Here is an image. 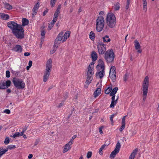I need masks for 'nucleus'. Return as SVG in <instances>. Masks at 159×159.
Here are the masks:
<instances>
[{"instance_id":"1","label":"nucleus","mask_w":159,"mask_h":159,"mask_svg":"<svg viewBox=\"0 0 159 159\" xmlns=\"http://www.w3.org/2000/svg\"><path fill=\"white\" fill-rule=\"evenodd\" d=\"M70 33V31H66L65 34L63 32H61L57 35L55 40L53 47L57 48L61 41L63 43L69 37Z\"/></svg>"},{"instance_id":"2","label":"nucleus","mask_w":159,"mask_h":159,"mask_svg":"<svg viewBox=\"0 0 159 159\" xmlns=\"http://www.w3.org/2000/svg\"><path fill=\"white\" fill-rule=\"evenodd\" d=\"M99 63L96 67L97 71L96 75L97 77L98 76L99 78L101 79L103 77L105 74V64L102 60H99Z\"/></svg>"},{"instance_id":"3","label":"nucleus","mask_w":159,"mask_h":159,"mask_svg":"<svg viewBox=\"0 0 159 159\" xmlns=\"http://www.w3.org/2000/svg\"><path fill=\"white\" fill-rule=\"evenodd\" d=\"M107 25L111 28L114 27L116 23V19L115 15L112 13H108L106 18Z\"/></svg>"},{"instance_id":"4","label":"nucleus","mask_w":159,"mask_h":159,"mask_svg":"<svg viewBox=\"0 0 159 159\" xmlns=\"http://www.w3.org/2000/svg\"><path fill=\"white\" fill-rule=\"evenodd\" d=\"M52 60L51 59H49L47 62L46 64V71L44 72L43 76V81H47L49 78L50 72L51 71Z\"/></svg>"},{"instance_id":"5","label":"nucleus","mask_w":159,"mask_h":159,"mask_svg":"<svg viewBox=\"0 0 159 159\" xmlns=\"http://www.w3.org/2000/svg\"><path fill=\"white\" fill-rule=\"evenodd\" d=\"M104 58L107 64L114 62L115 54L112 49L108 50L106 51Z\"/></svg>"},{"instance_id":"6","label":"nucleus","mask_w":159,"mask_h":159,"mask_svg":"<svg viewBox=\"0 0 159 159\" xmlns=\"http://www.w3.org/2000/svg\"><path fill=\"white\" fill-rule=\"evenodd\" d=\"M12 82L15 87L18 89H23L25 87V83L22 79L14 77L12 79Z\"/></svg>"},{"instance_id":"7","label":"nucleus","mask_w":159,"mask_h":159,"mask_svg":"<svg viewBox=\"0 0 159 159\" xmlns=\"http://www.w3.org/2000/svg\"><path fill=\"white\" fill-rule=\"evenodd\" d=\"M104 20L102 16H99L96 20V27L97 31L101 32L103 30L104 26Z\"/></svg>"},{"instance_id":"8","label":"nucleus","mask_w":159,"mask_h":159,"mask_svg":"<svg viewBox=\"0 0 159 159\" xmlns=\"http://www.w3.org/2000/svg\"><path fill=\"white\" fill-rule=\"evenodd\" d=\"M12 33L18 39H22L24 37V29L21 25L18 27Z\"/></svg>"},{"instance_id":"9","label":"nucleus","mask_w":159,"mask_h":159,"mask_svg":"<svg viewBox=\"0 0 159 159\" xmlns=\"http://www.w3.org/2000/svg\"><path fill=\"white\" fill-rule=\"evenodd\" d=\"M149 85V78L147 76L145 78L143 84V100H145L148 92V88Z\"/></svg>"},{"instance_id":"10","label":"nucleus","mask_w":159,"mask_h":159,"mask_svg":"<svg viewBox=\"0 0 159 159\" xmlns=\"http://www.w3.org/2000/svg\"><path fill=\"white\" fill-rule=\"evenodd\" d=\"M120 146V143L119 141L118 142L116 145L115 149L111 152L110 155V158H113L115 157L116 155L119 152Z\"/></svg>"},{"instance_id":"11","label":"nucleus","mask_w":159,"mask_h":159,"mask_svg":"<svg viewBox=\"0 0 159 159\" xmlns=\"http://www.w3.org/2000/svg\"><path fill=\"white\" fill-rule=\"evenodd\" d=\"M97 48L98 53L100 54H103L106 52V46L105 44L102 42L98 43Z\"/></svg>"},{"instance_id":"12","label":"nucleus","mask_w":159,"mask_h":159,"mask_svg":"<svg viewBox=\"0 0 159 159\" xmlns=\"http://www.w3.org/2000/svg\"><path fill=\"white\" fill-rule=\"evenodd\" d=\"M8 27L10 28L12 30V32L14 31L20 25L13 21H9L7 23Z\"/></svg>"},{"instance_id":"13","label":"nucleus","mask_w":159,"mask_h":159,"mask_svg":"<svg viewBox=\"0 0 159 159\" xmlns=\"http://www.w3.org/2000/svg\"><path fill=\"white\" fill-rule=\"evenodd\" d=\"M116 69L114 66H112L110 69L109 77L113 82L115 81L116 79Z\"/></svg>"},{"instance_id":"14","label":"nucleus","mask_w":159,"mask_h":159,"mask_svg":"<svg viewBox=\"0 0 159 159\" xmlns=\"http://www.w3.org/2000/svg\"><path fill=\"white\" fill-rule=\"evenodd\" d=\"M115 96L112 97L111 98V102L110 105V107L111 108H114V106L116 105L117 102V101L118 99V98L115 100Z\"/></svg>"},{"instance_id":"15","label":"nucleus","mask_w":159,"mask_h":159,"mask_svg":"<svg viewBox=\"0 0 159 159\" xmlns=\"http://www.w3.org/2000/svg\"><path fill=\"white\" fill-rule=\"evenodd\" d=\"M71 145L68 143H67L64 146V148L63 150V152L65 153L68 151L71 148Z\"/></svg>"},{"instance_id":"16","label":"nucleus","mask_w":159,"mask_h":159,"mask_svg":"<svg viewBox=\"0 0 159 159\" xmlns=\"http://www.w3.org/2000/svg\"><path fill=\"white\" fill-rule=\"evenodd\" d=\"M13 50L16 52H21L22 51V48L20 45H16L13 48Z\"/></svg>"},{"instance_id":"17","label":"nucleus","mask_w":159,"mask_h":159,"mask_svg":"<svg viewBox=\"0 0 159 159\" xmlns=\"http://www.w3.org/2000/svg\"><path fill=\"white\" fill-rule=\"evenodd\" d=\"M0 17L3 20H6L9 18L8 15L3 13H0Z\"/></svg>"},{"instance_id":"18","label":"nucleus","mask_w":159,"mask_h":159,"mask_svg":"<svg viewBox=\"0 0 159 159\" xmlns=\"http://www.w3.org/2000/svg\"><path fill=\"white\" fill-rule=\"evenodd\" d=\"M120 4L119 2H116L114 4L112 7L113 9L115 11L119 10L120 9Z\"/></svg>"},{"instance_id":"19","label":"nucleus","mask_w":159,"mask_h":159,"mask_svg":"<svg viewBox=\"0 0 159 159\" xmlns=\"http://www.w3.org/2000/svg\"><path fill=\"white\" fill-rule=\"evenodd\" d=\"M91 57L93 61H95L97 60L98 58V56L96 53L93 51L91 54Z\"/></svg>"},{"instance_id":"20","label":"nucleus","mask_w":159,"mask_h":159,"mask_svg":"<svg viewBox=\"0 0 159 159\" xmlns=\"http://www.w3.org/2000/svg\"><path fill=\"white\" fill-rule=\"evenodd\" d=\"M137 151L138 149L136 148L134 150L133 152L130 155L129 159H134Z\"/></svg>"},{"instance_id":"21","label":"nucleus","mask_w":159,"mask_h":159,"mask_svg":"<svg viewBox=\"0 0 159 159\" xmlns=\"http://www.w3.org/2000/svg\"><path fill=\"white\" fill-rule=\"evenodd\" d=\"M101 89L100 88H98L94 93V97L96 98L98 97L101 93Z\"/></svg>"},{"instance_id":"22","label":"nucleus","mask_w":159,"mask_h":159,"mask_svg":"<svg viewBox=\"0 0 159 159\" xmlns=\"http://www.w3.org/2000/svg\"><path fill=\"white\" fill-rule=\"evenodd\" d=\"M118 90V88L117 87H116L113 88L112 90V89L111 91L110 94V96L112 97L115 96V95L116 93Z\"/></svg>"},{"instance_id":"23","label":"nucleus","mask_w":159,"mask_h":159,"mask_svg":"<svg viewBox=\"0 0 159 159\" xmlns=\"http://www.w3.org/2000/svg\"><path fill=\"white\" fill-rule=\"evenodd\" d=\"M39 7V2H38L35 5L33 9V11L34 12V13L35 14H36L37 12V10Z\"/></svg>"},{"instance_id":"24","label":"nucleus","mask_w":159,"mask_h":159,"mask_svg":"<svg viewBox=\"0 0 159 159\" xmlns=\"http://www.w3.org/2000/svg\"><path fill=\"white\" fill-rule=\"evenodd\" d=\"M103 41L105 43L109 42L111 41V39L109 38V36L106 35L102 37Z\"/></svg>"},{"instance_id":"25","label":"nucleus","mask_w":159,"mask_h":159,"mask_svg":"<svg viewBox=\"0 0 159 159\" xmlns=\"http://www.w3.org/2000/svg\"><path fill=\"white\" fill-rule=\"evenodd\" d=\"M135 48L136 50H138L140 48L141 46L138 41L136 40L134 41Z\"/></svg>"},{"instance_id":"26","label":"nucleus","mask_w":159,"mask_h":159,"mask_svg":"<svg viewBox=\"0 0 159 159\" xmlns=\"http://www.w3.org/2000/svg\"><path fill=\"white\" fill-rule=\"evenodd\" d=\"M23 26H25L29 24V20L25 18H23L22 20Z\"/></svg>"},{"instance_id":"27","label":"nucleus","mask_w":159,"mask_h":159,"mask_svg":"<svg viewBox=\"0 0 159 159\" xmlns=\"http://www.w3.org/2000/svg\"><path fill=\"white\" fill-rule=\"evenodd\" d=\"M87 77L86 80H89V82L90 81H92L93 78V75L87 73Z\"/></svg>"},{"instance_id":"28","label":"nucleus","mask_w":159,"mask_h":159,"mask_svg":"<svg viewBox=\"0 0 159 159\" xmlns=\"http://www.w3.org/2000/svg\"><path fill=\"white\" fill-rule=\"evenodd\" d=\"M4 6H5V8L8 10H11L12 9V6L9 4L8 3H4Z\"/></svg>"},{"instance_id":"29","label":"nucleus","mask_w":159,"mask_h":159,"mask_svg":"<svg viewBox=\"0 0 159 159\" xmlns=\"http://www.w3.org/2000/svg\"><path fill=\"white\" fill-rule=\"evenodd\" d=\"M7 151V149L4 150L2 148H0V158L1 156Z\"/></svg>"},{"instance_id":"30","label":"nucleus","mask_w":159,"mask_h":159,"mask_svg":"<svg viewBox=\"0 0 159 159\" xmlns=\"http://www.w3.org/2000/svg\"><path fill=\"white\" fill-rule=\"evenodd\" d=\"M143 10L145 11L147 10V3L146 0H143Z\"/></svg>"},{"instance_id":"31","label":"nucleus","mask_w":159,"mask_h":159,"mask_svg":"<svg viewBox=\"0 0 159 159\" xmlns=\"http://www.w3.org/2000/svg\"><path fill=\"white\" fill-rule=\"evenodd\" d=\"M87 73L90 74H93V68L90 67V66H88V70L87 72Z\"/></svg>"},{"instance_id":"32","label":"nucleus","mask_w":159,"mask_h":159,"mask_svg":"<svg viewBox=\"0 0 159 159\" xmlns=\"http://www.w3.org/2000/svg\"><path fill=\"white\" fill-rule=\"evenodd\" d=\"M95 37L94 33L92 31L90 32L89 34V38L91 40H94Z\"/></svg>"},{"instance_id":"33","label":"nucleus","mask_w":159,"mask_h":159,"mask_svg":"<svg viewBox=\"0 0 159 159\" xmlns=\"http://www.w3.org/2000/svg\"><path fill=\"white\" fill-rule=\"evenodd\" d=\"M112 90V88L110 87H108L107 89L105 90V92L106 94H108L111 92Z\"/></svg>"},{"instance_id":"34","label":"nucleus","mask_w":159,"mask_h":159,"mask_svg":"<svg viewBox=\"0 0 159 159\" xmlns=\"http://www.w3.org/2000/svg\"><path fill=\"white\" fill-rule=\"evenodd\" d=\"M11 84V82L10 80H7L5 83V88H7L10 86Z\"/></svg>"},{"instance_id":"35","label":"nucleus","mask_w":159,"mask_h":159,"mask_svg":"<svg viewBox=\"0 0 159 159\" xmlns=\"http://www.w3.org/2000/svg\"><path fill=\"white\" fill-rule=\"evenodd\" d=\"M23 134H21V132L20 133L19 132H16L13 135V137L15 138L16 137L20 136H22Z\"/></svg>"},{"instance_id":"36","label":"nucleus","mask_w":159,"mask_h":159,"mask_svg":"<svg viewBox=\"0 0 159 159\" xmlns=\"http://www.w3.org/2000/svg\"><path fill=\"white\" fill-rule=\"evenodd\" d=\"M56 1L57 0H51L50 5L52 7H53L54 6Z\"/></svg>"},{"instance_id":"37","label":"nucleus","mask_w":159,"mask_h":159,"mask_svg":"<svg viewBox=\"0 0 159 159\" xmlns=\"http://www.w3.org/2000/svg\"><path fill=\"white\" fill-rule=\"evenodd\" d=\"M5 88L4 82L0 83V89H3Z\"/></svg>"},{"instance_id":"38","label":"nucleus","mask_w":159,"mask_h":159,"mask_svg":"<svg viewBox=\"0 0 159 159\" xmlns=\"http://www.w3.org/2000/svg\"><path fill=\"white\" fill-rule=\"evenodd\" d=\"M91 82V81H90V82L89 81V80H87L85 82V83L84 85V87L85 88L87 89L88 86V85Z\"/></svg>"},{"instance_id":"39","label":"nucleus","mask_w":159,"mask_h":159,"mask_svg":"<svg viewBox=\"0 0 159 159\" xmlns=\"http://www.w3.org/2000/svg\"><path fill=\"white\" fill-rule=\"evenodd\" d=\"M130 0H127V3L125 7V8L126 10L128 9L129 8V5L130 3Z\"/></svg>"},{"instance_id":"40","label":"nucleus","mask_w":159,"mask_h":159,"mask_svg":"<svg viewBox=\"0 0 159 159\" xmlns=\"http://www.w3.org/2000/svg\"><path fill=\"white\" fill-rule=\"evenodd\" d=\"M9 142H10V139H9V138L8 137H7L6 138V139H5V140L4 141V143L5 144L7 145L8 143H9Z\"/></svg>"},{"instance_id":"41","label":"nucleus","mask_w":159,"mask_h":159,"mask_svg":"<svg viewBox=\"0 0 159 159\" xmlns=\"http://www.w3.org/2000/svg\"><path fill=\"white\" fill-rule=\"evenodd\" d=\"M28 126H25L23 128V129L21 132V134H23L26 131L27 129Z\"/></svg>"},{"instance_id":"42","label":"nucleus","mask_w":159,"mask_h":159,"mask_svg":"<svg viewBox=\"0 0 159 159\" xmlns=\"http://www.w3.org/2000/svg\"><path fill=\"white\" fill-rule=\"evenodd\" d=\"M92 155V152H89L87 155V157L88 158H90Z\"/></svg>"},{"instance_id":"43","label":"nucleus","mask_w":159,"mask_h":159,"mask_svg":"<svg viewBox=\"0 0 159 159\" xmlns=\"http://www.w3.org/2000/svg\"><path fill=\"white\" fill-rule=\"evenodd\" d=\"M125 125L122 124V125L120 129V132L122 131V130L125 129Z\"/></svg>"},{"instance_id":"44","label":"nucleus","mask_w":159,"mask_h":159,"mask_svg":"<svg viewBox=\"0 0 159 159\" xmlns=\"http://www.w3.org/2000/svg\"><path fill=\"white\" fill-rule=\"evenodd\" d=\"M6 76L7 78H9L10 77V72L9 70H7L6 71Z\"/></svg>"},{"instance_id":"45","label":"nucleus","mask_w":159,"mask_h":159,"mask_svg":"<svg viewBox=\"0 0 159 159\" xmlns=\"http://www.w3.org/2000/svg\"><path fill=\"white\" fill-rule=\"evenodd\" d=\"M126 116H124L123 117L122 120V124L125 125V119Z\"/></svg>"},{"instance_id":"46","label":"nucleus","mask_w":159,"mask_h":159,"mask_svg":"<svg viewBox=\"0 0 159 159\" xmlns=\"http://www.w3.org/2000/svg\"><path fill=\"white\" fill-rule=\"evenodd\" d=\"M16 148V146L15 145H10L8 146V148L9 149H12L13 148Z\"/></svg>"},{"instance_id":"47","label":"nucleus","mask_w":159,"mask_h":159,"mask_svg":"<svg viewBox=\"0 0 159 159\" xmlns=\"http://www.w3.org/2000/svg\"><path fill=\"white\" fill-rule=\"evenodd\" d=\"M103 128V127L101 126V127H100L99 129V132L100 134H103V132L102 131V129Z\"/></svg>"},{"instance_id":"48","label":"nucleus","mask_w":159,"mask_h":159,"mask_svg":"<svg viewBox=\"0 0 159 159\" xmlns=\"http://www.w3.org/2000/svg\"><path fill=\"white\" fill-rule=\"evenodd\" d=\"M115 115V114H113L110 117V120L112 123H113V118L114 117Z\"/></svg>"},{"instance_id":"49","label":"nucleus","mask_w":159,"mask_h":159,"mask_svg":"<svg viewBox=\"0 0 159 159\" xmlns=\"http://www.w3.org/2000/svg\"><path fill=\"white\" fill-rule=\"evenodd\" d=\"M4 112L7 114H9L10 113V111L9 109H6L4 111Z\"/></svg>"},{"instance_id":"50","label":"nucleus","mask_w":159,"mask_h":159,"mask_svg":"<svg viewBox=\"0 0 159 159\" xmlns=\"http://www.w3.org/2000/svg\"><path fill=\"white\" fill-rule=\"evenodd\" d=\"M54 49L53 50H51L50 52V53L51 54L54 53L55 52V51H56V50L57 49V48H55L54 47Z\"/></svg>"},{"instance_id":"51","label":"nucleus","mask_w":159,"mask_h":159,"mask_svg":"<svg viewBox=\"0 0 159 159\" xmlns=\"http://www.w3.org/2000/svg\"><path fill=\"white\" fill-rule=\"evenodd\" d=\"M53 25H52L50 23L48 27V30H51L52 28L53 27Z\"/></svg>"},{"instance_id":"52","label":"nucleus","mask_w":159,"mask_h":159,"mask_svg":"<svg viewBox=\"0 0 159 159\" xmlns=\"http://www.w3.org/2000/svg\"><path fill=\"white\" fill-rule=\"evenodd\" d=\"M45 32L44 30H43L41 31V35L42 36H44L45 34Z\"/></svg>"},{"instance_id":"53","label":"nucleus","mask_w":159,"mask_h":159,"mask_svg":"<svg viewBox=\"0 0 159 159\" xmlns=\"http://www.w3.org/2000/svg\"><path fill=\"white\" fill-rule=\"evenodd\" d=\"M103 149H102L101 148L99 149V153L100 155H103V152H102Z\"/></svg>"},{"instance_id":"54","label":"nucleus","mask_w":159,"mask_h":159,"mask_svg":"<svg viewBox=\"0 0 159 159\" xmlns=\"http://www.w3.org/2000/svg\"><path fill=\"white\" fill-rule=\"evenodd\" d=\"M129 58L130 59V60L131 61H133L134 60V58H133V56L131 54H130L129 56Z\"/></svg>"},{"instance_id":"55","label":"nucleus","mask_w":159,"mask_h":159,"mask_svg":"<svg viewBox=\"0 0 159 159\" xmlns=\"http://www.w3.org/2000/svg\"><path fill=\"white\" fill-rule=\"evenodd\" d=\"M30 52H25L24 53V56H28L30 55Z\"/></svg>"},{"instance_id":"56","label":"nucleus","mask_w":159,"mask_h":159,"mask_svg":"<svg viewBox=\"0 0 159 159\" xmlns=\"http://www.w3.org/2000/svg\"><path fill=\"white\" fill-rule=\"evenodd\" d=\"M73 140H74V139H72V138L70 140V141L68 142V143L72 145V144L73 143Z\"/></svg>"},{"instance_id":"57","label":"nucleus","mask_w":159,"mask_h":159,"mask_svg":"<svg viewBox=\"0 0 159 159\" xmlns=\"http://www.w3.org/2000/svg\"><path fill=\"white\" fill-rule=\"evenodd\" d=\"M61 7V4L59 5L58 6L57 8V10L60 11Z\"/></svg>"},{"instance_id":"58","label":"nucleus","mask_w":159,"mask_h":159,"mask_svg":"<svg viewBox=\"0 0 159 159\" xmlns=\"http://www.w3.org/2000/svg\"><path fill=\"white\" fill-rule=\"evenodd\" d=\"M127 75L126 74L124 76V81H126L127 80Z\"/></svg>"},{"instance_id":"59","label":"nucleus","mask_w":159,"mask_h":159,"mask_svg":"<svg viewBox=\"0 0 159 159\" xmlns=\"http://www.w3.org/2000/svg\"><path fill=\"white\" fill-rule=\"evenodd\" d=\"M58 15H59L58 14L55 13L54 14V17H55V18H57L58 17Z\"/></svg>"},{"instance_id":"60","label":"nucleus","mask_w":159,"mask_h":159,"mask_svg":"<svg viewBox=\"0 0 159 159\" xmlns=\"http://www.w3.org/2000/svg\"><path fill=\"white\" fill-rule=\"evenodd\" d=\"M32 61H29L28 63L29 66H30L31 67L32 66Z\"/></svg>"},{"instance_id":"61","label":"nucleus","mask_w":159,"mask_h":159,"mask_svg":"<svg viewBox=\"0 0 159 159\" xmlns=\"http://www.w3.org/2000/svg\"><path fill=\"white\" fill-rule=\"evenodd\" d=\"M48 11V10H47L44 11L43 13V16H45L46 14L47 13Z\"/></svg>"},{"instance_id":"62","label":"nucleus","mask_w":159,"mask_h":159,"mask_svg":"<svg viewBox=\"0 0 159 159\" xmlns=\"http://www.w3.org/2000/svg\"><path fill=\"white\" fill-rule=\"evenodd\" d=\"M33 157V155L32 154H30L29 155L28 157L29 159H31Z\"/></svg>"},{"instance_id":"63","label":"nucleus","mask_w":159,"mask_h":159,"mask_svg":"<svg viewBox=\"0 0 159 159\" xmlns=\"http://www.w3.org/2000/svg\"><path fill=\"white\" fill-rule=\"evenodd\" d=\"M57 18H55V17H53V20H52L53 21V22H56L57 20Z\"/></svg>"},{"instance_id":"64","label":"nucleus","mask_w":159,"mask_h":159,"mask_svg":"<svg viewBox=\"0 0 159 159\" xmlns=\"http://www.w3.org/2000/svg\"><path fill=\"white\" fill-rule=\"evenodd\" d=\"M63 105V103H61L59 104V105L58 106V107H61Z\"/></svg>"}]
</instances>
